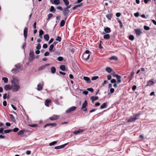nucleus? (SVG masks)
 <instances>
[{"mask_svg": "<svg viewBox=\"0 0 156 156\" xmlns=\"http://www.w3.org/2000/svg\"><path fill=\"white\" fill-rule=\"evenodd\" d=\"M90 52L89 50H86L83 55L82 58L84 60L87 61L89 59L90 56Z\"/></svg>", "mask_w": 156, "mask_h": 156, "instance_id": "nucleus-1", "label": "nucleus"}, {"mask_svg": "<svg viewBox=\"0 0 156 156\" xmlns=\"http://www.w3.org/2000/svg\"><path fill=\"white\" fill-rule=\"evenodd\" d=\"M12 92H16L20 88V87L18 84H12Z\"/></svg>", "mask_w": 156, "mask_h": 156, "instance_id": "nucleus-2", "label": "nucleus"}, {"mask_svg": "<svg viewBox=\"0 0 156 156\" xmlns=\"http://www.w3.org/2000/svg\"><path fill=\"white\" fill-rule=\"evenodd\" d=\"M139 114H135V117L134 118L130 117V118L127 120V122H132L135 121L136 120L138 119V118L137 117V116H139Z\"/></svg>", "mask_w": 156, "mask_h": 156, "instance_id": "nucleus-3", "label": "nucleus"}, {"mask_svg": "<svg viewBox=\"0 0 156 156\" xmlns=\"http://www.w3.org/2000/svg\"><path fill=\"white\" fill-rule=\"evenodd\" d=\"M19 83V81L18 79L16 77H13L11 81V84H17Z\"/></svg>", "mask_w": 156, "mask_h": 156, "instance_id": "nucleus-4", "label": "nucleus"}, {"mask_svg": "<svg viewBox=\"0 0 156 156\" xmlns=\"http://www.w3.org/2000/svg\"><path fill=\"white\" fill-rule=\"evenodd\" d=\"M87 101L85 100L84 103H83L82 104V106L81 108V109L83 110L84 111H87V108L86 107L87 105Z\"/></svg>", "mask_w": 156, "mask_h": 156, "instance_id": "nucleus-5", "label": "nucleus"}, {"mask_svg": "<svg viewBox=\"0 0 156 156\" xmlns=\"http://www.w3.org/2000/svg\"><path fill=\"white\" fill-rule=\"evenodd\" d=\"M76 108V107L74 106H72L68 109H67L66 111V112L67 113H70V112L74 111Z\"/></svg>", "mask_w": 156, "mask_h": 156, "instance_id": "nucleus-6", "label": "nucleus"}, {"mask_svg": "<svg viewBox=\"0 0 156 156\" xmlns=\"http://www.w3.org/2000/svg\"><path fill=\"white\" fill-rule=\"evenodd\" d=\"M63 10V14L64 16H66L70 12L69 10L66 8H64Z\"/></svg>", "mask_w": 156, "mask_h": 156, "instance_id": "nucleus-7", "label": "nucleus"}, {"mask_svg": "<svg viewBox=\"0 0 156 156\" xmlns=\"http://www.w3.org/2000/svg\"><path fill=\"white\" fill-rule=\"evenodd\" d=\"M4 89L6 90H10L12 89V86L9 84L5 85L4 87Z\"/></svg>", "mask_w": 156, "mask_h": 156, "instance_id": "nucleus-8", "label": "nucleus"}, {"mask_svg": "<svg viewBox=\"0 0 156 156\" xmlns=\"http://www.w3.org/2000/svg\"><path fill=\"white\" fill-rule=\"evenodd\" d=\"M50 65L49 64H47L45 65H43L42 66H40L38 69V70L39 71H41V70H43L47 66H49Z\"/></svg>", "mask_w": 156, "mask_h": 156, "instance_id": "nucleus-9", "label": "nucleus"}, {"mask_svg": "<svg viewBox=\"0 0 156 156\" xmlns=\"http://www.w3.org/2000/svg\"><path fill=\"white\" fill-rule=\"evenodd\" d=\"M27 28L26 27H25L24 29L23 35L25 39L27 38Z\"/></svg>", "mask_w": 156, "mask_h": 156, "instance_id": "nucleus-10", "label": "nucleus"}, {"mask_svg": "<svg viewBox=\"0 0 156 156\" xmlns=\"http://www.w3.org/2000/svg\"><path fill=\"white\" fill-rule=\"evenodd\" d=\"M16 68L18 69L19 70H22L23 69L22 66H21L19 64H16L15 66Z\"/></svg>", "mask_w": 156, "mask_h": 156, "instance_id": "nucleus-11", "label": "nucleus"}, {"mask_svg": "<svg viewBox=\"0 0 156 156\" xmlns=\"http://www.w3.org/2000/svg\"><path fill=\"white\" fill-rule=\"evenodd\" d=\"M57 124L55 123H49L45 124L44 126V128H45L47 126H55Z\"/></svg>", "mask_w": 156, "mask_h": 156, "instance_id": "nucleus-12", "label": "nucleus"}, {"mask_svg": "<svg viewBox=\"0 0 156 156\" xmlns=\"http://www.w3.org/2000/svg\"><path fill=\"white\" fill-rule=\"evenodd\" d=\"M135 32L137 35L140 36L142 33L141 31L139 29H136L135 30Z\"/></svg>", "mask_w": 156, "mask_h": 156, "instance_id": "nucleus-13", "label": "nucleus"}, {"mask_svg": "<svg viewBox=\"0 0 156 156\" xmlns=\"http://www.w3.org/2000/svg\"><path fill=\"white\" fill-rule=\"evenodd\" d=\"M37 90L38 91H41L43 89V86L41 84V83H40L38 84L37 86Z\"/></svg>", "mask_w": 156, "mask_h": 156, "instance_id": "nucleus-14", "label": "nucleus"}, {"mask_svg": "<svg viewBox=\"0 0 156 156\" xmlns=\"http://www.w3.org/2000/svg\"><path fill=\"white\" fill-rule=\"evenodd\" d=\"M19 70L16 68H13L11 70V71L13 73L16 74L19 72Z\"/></svg>", "mask_w": 156, "mask_h": 156, "instance_id": "nucleus-15", "label": "nucleus"}, {"mask_svg": "<svg viewBox=\"0 0 156 156\" xmlns=\"http://www.w3.org/2000/svg\"><path fill=\"white\" fill-rule=\"evenodd\" d=\"M58 118V116L57 115H54L53 116L49 118V119L51 120H57Z\"/></svg>", "mask_w": 156, "mask_h": 156, "instance_id": "nucleus-16", "label": "nucleus"}, {"mask_svg": "<svg viewBox=\"0 0 156 156\" xmlns=\"http://www.w3.org/2000/svg\"><path fill=\"white\" fill-rule=\"evenodd\" d=\"M115 76H116L117 79V83H120L121 82V80L120 79L121 78V76L119 75H116Z\"/></svg>", "mask_w": 156, "mask_h": 156, "instance_id": "nucleus-17", "label": "nucleus"}, {"mask_svg": "<svg viewBox=\"0 0 156 156\" xmlns=\"http://www.w3.org/2000/svg\"><path fill=\"white\" fill-rule=\"evenodd\" d=\"M83 129H79L77 130L74 131L73 132V133L75 134H77L83 132Z\"/></svg>", "mask_w": 156, "mask_h": 156, "instance_id": "nucleus-18", "label": "nucleus"}, {"mask_svg": "<svg viewBox=\"0 0 156 156\" xmlns=\"http://www.w3.org/2000/svg\"><path fill=\"white\" fill-rule=\"evenodd\" d=\"M83 79L86 81L87 83H90L91 81L90 78L88 77L84 76Z\"/></svg>", "mask_w": 156, "mask_h": 156, "instance_id": "nucleus-19", "label": "nucleus"}, {"mask_svg": "<svg viewBox=\"0 0 156 156\" xmlns=\"http://www.w3.org/2000/svg\"><path fill=\"white\" fill-rule=\"evenodd\" d=\"M90 99L91 100L92 102L93 103L94 101H96L98 99V96L94 97L92 96L90 98Z\"/></svg>", "mask_w": 156, "mask_h": 156, "instance_id": "nucleus-20", "label": "nucleus"}, {"mask_svg": "<svg viewBox=\"0 0 156 156\" xmlns=\"http://www.w3.org/2000/svg\"><path fill=\"white\" fill-rule=\"evenodd\" d=\"M44 33V31L41 29L39 31V36L41 38H43L42 35Z\"/></svg>", "mask_w": 156, "mask_h": 156, "instance_id": "nucleus-21", "label": "nucleus"}, {"mask_svg": "<svg viewBox=\"0 0 156 156\" xmlns=\"http://www.w3.org/2000/svg\"><path fill=\"white\" fill-rule=\"evenodd\" d=\"M66 144H64L60 145V146H56L55 147V149H57L62 148H63L64 147H65L66 146Z\"/></svg>", "mask_w": 156, "mask_h": 156, "instance_id": "nucleus-22", "label": "nucleus"}, {"mask_svg": "<svg viewBox=\"0 0 156 156\" xmlns=\"http://www.w3.org/2000/svg\"><path fill=\"white\" fill-rule=\"evenodd\" d=\"M107 103H104L101 105L100 107V108L102 109L106 108L107 107Z\"/></svg>", "mask_w": 156, "mask_h": 156, "instance_id": "nucleus-23", "label": "nucleus"}, {"mask_svg": "<svg viewBox=\"0 0 156 156\" xmlns=\"http://www.w3.org/2000/svg\"><path fill=\"white\" fill-rule=\"evenodd\" d=\"M109 59L110 60H114L117 61V60H118V58L117 57L114 56H111V57H110L109 58Z\"/></svg>", "mask_w": 156, "mask_h": 156, "instance_id": "nucleus-24", "label": "nucleus"}, {"mask_svg": "<svg viewBox=\"0 0 156 156\" xmlns=\"http://www.w3.org/2000/svg\"><path fill=\"white\" fill-rule=\"evenodd\" d=\"M83 5V3H81L80 4H79L78 5H75L72 8V9L73 10H75L76 8L81 6Z\"/></svg>", "mask_w": 156, "mask_h": 156, "instance_id": "nucleus-25", "label": "nucleus"}, {"mask_svg": "<svg viewBox=\"0 0 156 156\" xmlns=\"http://www.w3.org/2000/svg\"><path fill=\"white\" fill-rule=\"evenodd\" d=\"M154 84V82L151 80H149L147 82V84L146 85V86H150Z\"/></svg>", "mask_w": 156, "mask_h": 156, "instance_id": "nucleus-26", "label": "nucleus"}, {"mask_svg": "<svg viewBox=\"0 0 156 156\" xmlns=\"http://www.w3.org/2000/svg\"><path fill=\"white\" fill-rule=\"evenodd\" d=\"M112 14L111 13L110 14H108L106 15V17L108 20H111V18H112Z\"/></svg>", "mask_w": 156, "mask_h": 156, "instance_id": "nucleus-27", "label": "nucleus"}, {"mask_svg": "<svg viewBox=\"0 0 156 156\" xmlns=\"http://www.w3.org/2000/svg\"><path fill=\"white\" fill-rule=\"evenodd\" d=\"M104 31L106 33H109L111 31L110 28L108 27H107L104 29Z\"/></svg>", "mask_w": 156, "mask_h": 156, "instance_id": "nucleus-28", "label": "nucleus"}, {"mask_svg": "<svg viewBox=\"0 0 156 156\" xmlns=\"http://www.w3.org/2000/svg\"><path fill=\"white\" fill-rule=\"evenodd\" d=\"M55 10L56 9L53 6H51L50 9V12L54 13Z\"/></svg>", "mask_w": 156, "mask_h": 156, "instance_id": "nucleus-29", "label": "nucleus"}, {"mask_svg": "<svg viewBox=\"0 0 156 156\" xmlns=\"http://www.w3.org/2000/svg\"><path fill=\"white\" fill-rule=\"evenodd\" d=\"M26 131L25 129H23L22 130H21L19 131V132H18V134L19 135H21L22 134H23L24 132Z\"/></svg>", "mask_w": 156, "mask_h": 156, "instance_id": "nucleus-30", "label": "nucleus"}, {"mask_svg": "<svg viewBox=\"0 0 156 156\" xmlns=\"http://www.w3.org/2000/svg\"><path fill=\"white\" fill-rule=\"evenodd\" d=\"M51 101L50 100H46L45 102V105L47 107H49V104L50 102Z\"/></svg>", "mask_w": 156, "mask_h": 156, "instance_id": "nucleus-31", "label": "nucleus"}, {"mask_svg": "<svg viewBox=\"0 0 156 156\" xmlns=\"http://www.w3.org/2000/svg\"><path fill=\"white\" fill-rule=\"evenodd\" d=\"M65 23V20H62L61 21L60 25L61 27H63L64 26Z\"/></svg>", "mask_w": 156, "mask_h": 156, "instance_id": "nucleus-32", "label": "nucleus"}, {"mask_svg": "<svg viewBox=\"0 0 156 156\" xmlns=\"http://www.w3.org/2000/svg\"><path fill=\"white\" fill-rule=\"evenodd\" d=\"M53 3L54 4L56 5H58L60 3V1L59 0H54V2H53Z\"/></svg>", "mask_w": 156, "mask_h": 156, "instance_id": "nucleus-33", "label": "nucleus"}, {"mask_svg": "<svg viewBox=\"0 0 156 156\" xmlns=\"http://www.w3.org/2000/svg\"><path fill=\"white\" fill-rule=\"evenodd\" d=\"M9 115L10 117V119L12 120V121L13 122H16V120L13 115L11 114H10Z\"/></svg>", "mask_w": 156, "mask_h": 156, "instance_id": "nucleus-34", "label": "nucleus"}, {"mask_svg": "<svg viewBox=\"0 0 156 156\" xmlns=\"http://www.w3.org/2000/svg\"><path fill=\"white\" fill-rule=\"evenodd\" d=\"M104 39H109L110 36L109 34H106L104 35Z\"/></svg>", "mask_w": 156, "mask_h": 156, "instance_id": "nucleus-35", "label": "nucleus"}, {"mask_svg": "<svg viewBox=\"0 0 156 156\" xmlns=\"http://www.w3.org/2000/svg\"><path fill=\"white\" fill-rule=\"evenodd\" d=\"M51 70L52 73H54L56 72V69L54 67L52 66L51 68Z\"/></svg>", "mask_w": 156, "mask_h": 156, "instance_id": "nucleus-36", "label": "nucleus"}, {"mask_svg": "<svg viewBox=\"0 0 156 156\" xmlns=\"http://www.w3.org/2000/svg\"><path fill=\"white\" fill-rule=\"evenodd\" d=\"M105 70L108 73H110L112 71V69L108 67L106 68Z\"/></svg>", "mask_w": 156, "mask_h": 156, "instance_id": "nucleus-37", "label": "nucleus"}, {"mask_svg": "<svg viewBox=\"0 0 156 156\" xmlns=\"http://www.w3.org/2000/svg\"><path fill=\"white\" fill-rule=\"evenodd\" d=\"M60 68L62 70L64 71L65 70V65H62L60 66Z\"/></svg>", "mask_w": 156, "mask_h": 156, "instance_id": "nucleus-38", "label": "nucleus"}, {"mask_svg": "<svg viewBox=\"0 0 156 156\" xmlns=\"http://www.w3.org/2000/svg\"><path fill=\"white\" fill-rule=\"evenodd\" d=\"M63 1L66 6H68L69 5V2L68 0H63Z\"/></svg>", "mask_w": 156, "mask_h": 156, "instance_id": "nucleus-39", "label": "nucleus"}, {"mask_svg": "<svg viewBox=\"0 0 156 156\" xmlns=\"http://www.w3.org/2000/svg\"><path fill=\"white\" fill-rule=\"evenodd\" d=\"M2 80L4 81V82L5 83H7L8 82V79L7 77H3L2 79Z\"/></svg>", "mask_w": 156, "mask_h": 156, "instance_id": "nucleus-40", "label": "nucleus"}, {"mask_svg": "<svg viewBox=\"0 0 156 156\" xmlns=\"http://www.w3.org/2000/svg\"><path fill=\"white\" fill-rule=\"evenodd\" d=\"M12 132V129H7V130H5L4 131V133H9L10 132Z\"/></svg>", "mask_w": 156, "mask_h": 156, "instance_id": "nucleus-41", "label": "nucleus"}, {"mask_svg": "<svg viewBox=\"0 0 156 156\" xmlns=\"http://www.w3.org/2000/svg\"><path fill=\"white\" fill-rule=\"evenodd\" d=\"M4 129L3 128H0V134H4Z\"/></svg>", "mask_w": 156, "mask_h": 156, "instance_id": "nucleus-42", "label": "nucleus"}, {"mask_svg": "<svg viewBox=\"0 0 156 156\" xmlns=\"http://www.w3.org/2000/svg\"><path fill=\"white\" fill-rule=\"evenodd\" d=\"M54 45L53 44L51 45L49 48V51H52L53 49L54 48Z\"/></svg>", "mask_w": 156, "mask_h": 156, "instance_id": "nucleus-43", "label": "nucleus"}, {"mask_svg": "<svg viewBox=\"0 0 156 156\" xmlns=\"http://www.w3.org/2000/svg\"><path fill=\"white\" fill-rule=\"evenodd\" d=\"M99 77L98 76H95L92 77L91 80H97L98 79Z\"/></svg>", "mask_w": 156, "mask_h": 156, "instance_id": "nucleus-44", "label": "nucleus"}, {"mask_svg": "<svg viewBox=\"0 0 156 156\" xmlns=\"http://www.w3.org/2000/svg\"><path fill=\"white\" fill-rule=\"evenodd\" d=\"M44 39H49V37L48 34L44 35Z\"/></svg>", "mask_w": 156, "mask_h": 156, "instance_id": "nucleus-45", "label": "nucleus"}, {"mask_svg": "<svg viewBox=\"0 0 156 156\" xmlns=\"http://www.w3.org/2000/svg\"><path fill=\"white\" fill-rule=\"evenodd\" d=\"M144 29L146 30H148L150 29V27H149L147 26L146 25L144 26Z\"/></svg>", "mask_w": 156, "mask_h": 156, "instance_id": "nucleus-46", "label": "nucleus"}, {"mask_svg": "<svg viewBox=\"0 0 156 156\" xmlns=\"http://www.w3.org/2000/svg\"><path fill=\"white\" fill-rule=\"evenodd\" d=\"M57 143V142L56 141H53L51 143H50L49 144V145L50 146L54 145L56 144Z\"/></svg>", "mask_w": 156, "mask_h": 156, "instance_id": "nucleus-47", "label": "nucleus"}, {"mask_svg": "<svg viewBox=\"0 0 156 156\" xmlns=\"http://www.w3.org/2000/svg\"><path fill=\"white\" fill-rule=\"evenodd\" d=\"M41 48V45L40 44H38L36 47V48L38 50L40 49Z\"/></svg>", "mask_w": 156, "mask_h": 156, "instance_id": "nucleus-48", "label": "nucleus"}, {"mask_svg": "<svg viewBox=\"0 0 156 156\" xmlns=\"http://www.w3.org/2000/svg\"><path fill=\"white\" fill-rule=\"evenodd\" d=\"M19 130V129L18 128H14L13 129H12V132L14 131L15 132H17Z\"/></svg>", "mask_w": 156, "mask_h": 156, "instance_id": "nucleus-49", "label": "nucleus"}, {"mask_svg": "<svg viewBox=\"0 0 156 156\" xmlns=\"http://www.w3.org/2000/svg\"><path fill=\"white\" fill-rule=\"evenodd\" d=\"M87 90L91 92H93L94 91L93 89L92 88H88L87 89Z\"/></svg>", "mask_w": 156, "mask_h": 156, "instance_id": "nucleus-50", "label": "nucleus"}, {"mask_svg": "<svg viewBox=\"0 0 156 156\" xmlns=\"http://www.w3.org/2000/svg\"><path fill=\"white\" fill-rule=\"evenodd\" d=\"M110 82L112 83H116V80L115 79H112L111 80Z\"/></svg>", "mask_w": 156, "mask_h": 156, "instance_id": "nucleus-51", "label": "nucleus"}, {"mask_svg": "<svg viewBox=\"0 0 156 156\" xmlns=\"http://www.w3.org/2000/svg\"><path fill=\"white\" fill-rule=\"evenodd\" d=\"M34 52L33 51H30V52L29 53V55L30 57H32L34 56Z\"/></svg>", "mask_w": 156, "mask_h": 156, "instance_id": "nucleus-52", "label": "nucleus"}, {"mask_svg": "<svg viewBox=\"0 0 156 156\" xmlns=\"http://www.w3.org/2000/svg\"><path fill=\"white\" fill-rule=\"evenodd\" d=\"M63 58L61 56H59L58 58V60L59 61H62L63 60Z\"/></svg>", "mask_w": 156, "mask_h": 156, "instance_id": "nucleus-53", "label": "nucleus"}, {"mask_svg": "<svg viewBox=\"0 0 156 156\" xmlns=\"http://www.w3.org/2000/svg\"><path fill=\"white\" fill-rule=\"evenodd\" d=\"M139 12H137L135 13L134 14V16H135L136 17H138L139 16Z\"/></svg>", "mask_w": 156, "mask_h": 156, "instance_id": "nucleus-54", "label": "nucleus"}, {"mask_svg": "<svg viewBox=\"0 0 156 156\" xmlns=\"http://www.w3.org/2000/svg\"><path fill=\"white\" fill-rule=\"evenodd\" d=\"M134 74V73L133 72H132L131 73V76H130V78H131V80L132 79V78L133 77V75Z\"/></svg>", "mask_w": 156, "mask_h": 156, "instance_id": "nucleus-55", "label": "nucleus"}, {"mask_svg": "<svg viewBox=\"0 0 156 156\" xmlns=\"http://www.w3.org/2000/svg\"><path fill=\"white\" fill-rule=\"evenodd\" d=\"M121 13L120 12H117L116 14V16L117 17H119L121 16Z\"/></svg>", "mask_w": 156, "mask_h": 156, "instance_id": "nucleus-56", "label": "nucleus"}, {"mask_svg": "<svg viewBox=\"0 0 156 156\" xmlns=\"http://www.w3.org/2000/svg\"><path fill=\"white\" fill-rule=\"evenodd\" d=\"M53 16V15L52 13H49L48 15V19H50L51 17Z\"/></svg>", "mask_w": 156, "mask_h": 156, "instance_id": "nucleus-57", "label": "nucleus"}, {"mask_svg": "<svg viewBox=\"0 0 156 156\" xmlns=\"http://www.w3.org/2000/svg\"><path fill=\"white\" fill-rule=\"evenodd\" d=\"M134 37L133 35H130L129 37V39H134Z\"/></svg>", "mask_w": 156, "mask_h": 156, "instance_id": "nucleus-58", "label": "nucleus"}, {"mask_svg": "<svg viewBox=\"0 0 156 156\" xmlns=\"http://www.w3.org/2000/svg\"><path fill=\"white\" fill-rule=\"evenodd\" d=\"M29 126L32 127H37V124H30V125Z\"/></svg>", "mask_w": 156, "mask_h": 156, "instance_id": "nucleus-59", "label": "nucleus"}, {"mask_svg": "<svg viewBox=\"0 0 156 156\" xmlns=\"http://www.w3.org/2000/svg\"><path fill=\"white\" fill-rule=\"evenodd\" d=\"M49 55V53L48 51L46 52L44 54V56H46Z\"/></svg>", "mask_w": 156, "mask_h": 156, "instance_id": "nucleus-60", "label": "nucleus"}, {"mask_svg": "<svg viewBox=\"0 0 156 156\" xmlns=\"http://www.w3.org/2000/svg\"><path fill=\"white\" fill-rule=\"evenodd\" d=\"M29 60H30V61H32L34 59V56L32 57H29Z\"/></svg>", "mask_w": 156, "mask_h": 156, "instance_id": "nucleus-61", "label": "nucleus"}, {"mask_svg": "<svg viewBox=\"0 0 156 156\" xmlns=\"http://www.w3.org/2000/svg\"><path fill=\"white\" fill-rule=\"evenodd\" d=\"M56 8L61 11L62 10H63V9H62V7L61 6H57Z\"/></svg>", "mask_w": 156, "mask_h": 156, "instance_id": "nucleus-62", "label": "nucleus"}, {"mask_svg": "<svg viewBox=\"0 0 156 156\" xmlns=\"http://www.w3.org/2000/svg\"><path fill=\"white\" fill-rule=\"evenodd\" d=\"M114 91V89L113 88H111L110 89V92L111 93H113Z\"/></svg>", "mask_w": 156, "mask_h": 156, "instance_id": "nucleus-63", "label": "nucleus"}, {"mask_svg": "<svg viewBox=\"0 0 156 156\" xmlns=\"http://www.w3.org/2000/svg\"><path fill=\"white\" fill-rule=\"evenodd\" d=\"M136 87V85H133L132 88V89L134 91L135 90Z\"/></svg>", "mask_w": 156, "mask_h": 156, "instance_id": "nucleus-64", "label": "nucleus"}]
</instances>
